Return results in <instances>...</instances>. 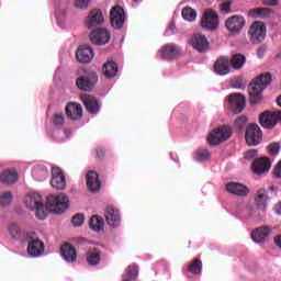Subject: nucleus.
I'll list each match as a JSON object with an SVG mask.
<instances>
[{
	"label": "nucleus",
	"instance_id": "f257e3e1",
	"mask_svg": "<svg viewBox=\"0 0 281 281\" xmlns=\"http://www.w3.org/2000/svg\"><path fill=\"white\" fill-rule=\"evenodd\" d=\"M24 203L27 210H31V212H34L35 210V216L40 221H45V218H47V212H45V207L53 214H63V212L69 207V198L63 193L59 195L50 194L47 196L45 205V201L40 193L30 192L25 196Z\"/></svg>",
	"mask_w": 281,
	"mask_h": 281
},
{
	"label": "nucleus",
	"instance_id": "f03ea898",
	"mask_svg": "<svg viewBox=\"0 0 281 281\" xmlns=\"http://www.w3.org/2000/svg\"><path fill=\"white\" fill-rule=\"evenodd\" d=\"M272 76L270 72L261 74L248 86L249 102L250 104H259L262 100V91L271 85Z\"/></svg>",
	"mask_w": 281,
	"mask_h": 281
},
{
	"label": "nucleus",
	"instance_id": "7ed1b4c3",
	"mask_svg": "<svg viewBox=\"0 0 281 281\" xmlns=\"http://www.w3.org/2000/svg\"><path fill=\"white\" fill-rule=\"evenodd\" d=\"M98 85V72L81 68L77 70L76 87L80 91L91 93Z\"/></svg>",
	"mask_w": 281,
	"mask_h": 281
},
{
	"label": "nucleus",
	"instance_id": "20e7f679",
	"mask_svg": "<svg viewBox=\"0 0 281 281\" xmlns=\"http://www.w3.org/2000/svg\"><path fill=\"white\" fill-rule=\"evenodd\" d=\"M78 247L81 249H88L86 254V260L90 267H98L102 261V250L100 248H89V241L79 237L76 239Z\"/></svg>",
	"mask_w": 281,
	"mask_h": 281
},
{
	"label": "nucleus",
	"instance_id": "39448f33",
	"mask_svg": "<svg viewBox=\"0 0 281 281\" xmlns=\"http://www.w3.org/2000/svg\"><path fill=\"white\" fill-rule=\"evenodd\" d=\"M248 37L252 45H259L267 37V26L263 22L255 21L248 29Z\"/></svg>",
	"mask_w": 281,
	"mask_h": 281
},
{
	"label": "nucleus",
	"instance_id": "423d86ee",
	"mask_svg": "<svg viewBox=\"0 0 281 281\" xmlns=\"http://www.w3.org/2000/svg\"><path fill=\"white\" fill-rule=\"evenodd\" d=\"M232 137V130L227 126L218 127L212 131L207 137V142L211 146H218L223 142H227Z\"/></svg>",
	"mask_w": 281,
	"mask_h": 281
},
{
	"label": "nucleus",
	"instance_id": "0eeeda50",
	"mask_svg": "<svg viewBox=\"0 0 281 281\" xmlns=\"http://www.w3.org/2000/svg\"><path fill=\"white\" fill-rule=\"evenodd\" d=\"M26 243H29L27 246V254L31 255L33 258H36L45 251V244L41 241L36 237V233H26Z\"/></svg>",
	"mask_w": 281,
	"mask_h": 281
},
{
	"label": "nucleus",
	"instance_id": "6e6552de",
	"mask_svg": "<svg viewBox=\"0 0 281 281\" xmlns=\"http://www.w3.org/2000/svg\"><path fill=\"white\" fill-rule=\"evenodd\" d=\"M281 122V111H265L259 115V124L263 128H274Z\"/></svg>",
	"mask_w": 281,
	"mask_h": 281
},
{
	"label": "nucleus",
	"instance_id": "1a4fd4ad",
	"mask_svg": "<svg viewBox=\"0 0 281 281\" xmlns=\"http://www.w3.org/2000/svg\"><path fill=\"white\" fill-rule=\"evenodd\" d=\"M201 27L214 32L218 27V13L212 9H206L202 14Z\"/></svg>",
	"mask_w": 281,
	"mask_h": 281
},
{
	"label": "nucleus",
	"instance_id": "9d476101",
	"mask_svg": "<svg viewBox=\"0 0 281 281\" xmlns=\"http://www.w3.org/2000/svg\"><path fill=\"white\" fill-rule=\"evenodd\" d=\"M110 23L114 30H122L124 23H126V13L120 5H115L110 11Z\"/></svg>",
	"mask_w": 281,
	"mask_h": 281
},
{
	"label": "nucleus",
	"instance_id": "9b49d317",
	"mask_svg": "<svg viewBox=\"0 0 281 281\" xmlns=\"http://www.w3.org/2000/svg\"><path fill=\"white\" fill-rule=\"evenodd\" d=\"M245 137L248 146H258V144L262 142V131L260 130V126L257 124L248 125Z\"/></svg>",
	"mask_w": 281,
	"mask_h": 281
},
{
	"label": "nucleus",
	"instance_id": "f8f14e48",
	"mask_svg": "<svg viewBox=\"0 0 281 281\" xmlns=\"http://www.w3.org/2000/svg\"><path fill=\"white\" fill-rule=\"evenodd\" d=\"M247 100L245 99V95L240 93H232L228 97V105L233 113L238 114L243 113L245 110Z\"/></svg>",
	"mask_w": 281,
	"mask_h": 281
},
{
	"label": "nucleus",
	"instance_id": "ddd939ff",
	"mask_svg": "<svg viewBox=\"0 0 281 281\" xmlns=\"http://www.w3.org/2000/svg\"><path fill=\"white\" fill-rule=\"evenodd\" d=\"M50 186L55 190H65L67 188V178H65V173L58 167L52 169Z\"/></svg>",
	"mask_w": 281,
	"mask_h": 281
},
{
	"label": "nucleus",
	"instance_id": "4468645a",
	"mask_svg": "<svg viewBox=\"0 0 281 281\" xmlns=\"http://www.w3.org/2000/svg\"><path fill=\"white\" fill-rule=\"evenodd\" d=\"M90 41L94 45H106L111 41V33L105 29H95L90 33Z\"/></svg>",
	"mask_w": 281,
	"mask_h": 281
},
{
	"label": "nucleus",
	"instance_id": "2eb2a0df",
	"mask_svg": "<svg viewBox=\"0 0 281 281\" xmlns=\"http://www.w3.org/2000/svg\"><path fill=\"white\" fill-rule=\"evenodd\" d=\"M160 56L162 60H175L181 56V48L177 44H167L161 47Z\"/></svg>",
	"mask_w": 281,
	"mask_h": 281
},
{
	"label": "nucleus",
	"instance_id": "dca6fc26",
	"mask_svg": "<svg viewBox=\"0 0 281 281\" xmlns=\"http://www.w3.org/2000/svg\"><path fill=\"white\" fill-rule=\"evenodd\" d=\"M247 21L245 20V16L243 15H233L228 18L225 22V27L228 30V32H240L243 27H245Z\"/></svg>",
	"mask_w": 281,
	"mask_h": 281
},
{
	"label": "nucleus",
	"instance_id": "f3484780",
	"mask_svg": "<svg viewBox=\"0 0 281 281\" xmlns=\"http://www.w3.org/2000/svg\"><path fill=\"white\" fill-rule=\"evenodd\" d=\"M81 102L86 106V111L90 113V115H95L100 111V102L95 97L91 94H81Z\"/></svg>",
	"mask_w": 281,
	"mask_h": 281
},
{
	"label": "nucleus",
	"instance_id": "a211bd4d",
	"mask_svg": "<svg viewBox=\"0 0 281 281\" xmlns=\"http://www.w3.org/2000/svg\"><path fill=\"white\" fill-rule=\"evenodd\" d=\"M271 170V160L267 157L257 158L252 162V171L255 175H265Z\"/></svg>",
	"mask_w": 281,
	"mask_h": 281
},
{
	"label": "nucleus",
	"instance_id": "6ab92c4d",
	"mask_svg": "<svg viewBox=\"0 0 281 281\" xmlns=\"http://www.w3.org/2000/svg\"><path fill=\"white\" fill-rule=\"evenodd\" d=\"M82 113V105L80 103L69 102L66 105V115L69 120H72L74 122L81 120Z\"/></svg>",
	"mask_w": 281,
	"mask_h": 281
},
{
	"label": "nucleus",
	"instance_id": "aec40b11",
	"mask_svg": "<svg viewBox=\"0 0 281 281\" xmlns=\"http://www.w3.org/2000/svg\"><path fill=\"white\" fill-rule=\"evenodd\" d=\"M191 45L193 49H196V52L203 53L207 52L210 49V42L207 41V37L202 34H195L191 38Z\"/></svg>",
	"mask_w": 281,
	"mask_h": 281
},
{
	"label": "nucleus",
	"instance_id": "412c9836",
	"mask_svg": "<svg viewBox=\"0 0 281 281\" xmlns=\"http://www.w3.org/2000/svg\"><path fill=\"white\" fill-rule=\"evenodd\" d=\"M105 221L108 223V225H110V227H119L120 226V222L122 221V218L120 217V211L113 206H108L105 209Z\"/></svg>",
	"mask_w": 281,
	"mask_h": 281
},
{
	"label": "nucleus",
	"instance_id": "4be33fe9",
	"mask_svg": "<svg viewBox=\"0 0 281 281\" xmlns=\"http://www.w3.org/2000/svg\"><path fill=\"white\" fill-rule=\"evenodd\" d=\"M93 48L89 46H79V48L76 52V58L79 63H82L83 65H87V63H91L93 60Z\"/></svg>",
	"mask_w": 281,
	"mask_h": 281
},
{
	"label": "nucleus",
	"instance_id": "5701e85b",
	"mask_svg": "<svg viewBox=\"0 0 281 281\" xmlns=\"http://www.w3.org/2000/svg\"><path fill=\"white\" fill-rule=\"evenodd\" d=\"M104 22V16L102 15V11L98 9H93L86 20L87 27H98V25H102Z\"/></svg>",
	"mask_w": 281,
	"mask_h": 281
},
{
	"label": "nucleus",
	"instance_id": "b1692460",
	"mask_svg": "<svg viewBox=\"0 0 281 281\" xmlns=\"http://www.w3.org/2000/svg\"><path fill=\"white\" fill-rule=\"evenodd\" d=\"M86 179H87V187L90 190V192H100V188H102V183L100 182L98 172L88 171Z\"/></svg>",
	"mask_w": 281,
	"mask_h": 281
},
{
	"label": "nucleus",
	"instance_id": "393cba45",
	"mask_svg": "<svg viewBox=\"0 0 281 281\" xmlns=\"http://www.w3.org/2000/svg\"><path fill=\"white\" fill-rule=\"evenodd\" d=\"M271 234V227L269 226H260L252 231L251 233V239L254 243H265L267 238H269V235Z\"/></svg>",
	"mask_w": 281,
	"mask_h": 281
},
{
	"label": "nucleus",
	"instance_id": "a878e982",
	"mask_svg": "<svg viewBox=\"0 0 281 281\" xmlns=\"http://www.w3.org/2000/svg\"><path fill=\"white\" fill-rule=\"evenodd\" d=\"M214 71L218 76H227L229 74V58L220 57L214 64Z\"/></svg>",
	"mask_w": 281,
	"mask_h": 281
},
{
	"label": "nucleus",
	"instance_id": "bb28decb",
	"mask_svg": "<svg viewBox=\"0 0 281 281\" xmlns=\"http://www.w3.org/2000/svg\"><path fill=\"white\" fill-rule=\"evenodd\" d=\"M226 190L231 194H236L237 196H247L249 194V189L245 187L243 183L238 182H229L226 184Z\"/></svg>",
	"mask_w": 281,
	"mask_h": 281
},
{
	"label": "nucleus",
	"instance_id": "cd10ccee",
	"mask_svg": "<svg viewBox=\"0 0 281 281\" xmlns=\"http://www.w3.org/2000/svg\"><path fill=\"white\" fill-rule=\"evenodd\" d=\"M18 179L19 172L14 169H8L0 173V181L4 183V186H12V183H16Z\"/></svg>",
	"mask_w": 281,
	"mask_h": 281
},
{
	"label": "nucleus",
	"instance_id": "c85d7f7f",
	"mask_svg": "<svg viewBox=\"0 0 281 281\" xmlns=\"http://www.w3.org/2000/svg\"><path fill=\"white\" fill-rule=\"evenodd\" d=\"M61 256L66 262H76L78 255L76 254V248L71 244H65L60 248Z\"/></svg>",
	"mask_w": 281,
	"mask_h": 281
},
{
	"label": "nucleus",
	"instance_id": "c756f323",
	"mask_svg": "<svg viewBox=\"0 0 281 281\" xmlns=\"http://www.w3.org/2000/svg\"><path fill=\"white\" fill-rule=\"evenodd\" d=\"M267 201H269V195L267 194V190L259 189L257 191V196L255 198L256 206L261 211L265 212L267 207Z\"/></svg>",
	"mask_w": 281,
	"mask_h": 281
},
{
	"label": "nucleus",
	"instance_id": "7c9ffc66",
	"mask_svg": "<svg viewBox=\"0 0 281 281\" xmlns=\"http://www.w3.org/2000/svg\"><path fill=\"white\" fill-rule=\"evenodd\" d=\"M187 271L188 273H192V276H201L203 273V261L199 258H193L187 266Z\"/></svg>",
	"mask_w": 281,
	"mask_h": 281
},
{
	"label": "nucleus",
	"instance_id": "2f4dec72",
	"mask_svg": "<svg viewBox=\"0 0 281 281\" xmlns=\"http://www.w3.org/2000/svg\"><path fill=\"white\" fill-rule=\"evenodd\" d=\"M139 276V267L135 263H132L125 269V273L122 276V281H135Z\"/></svg>",
	"mask_w": 281,
	"mask_h": 281
},
{
	"label": "nucleus",
	"instance_id": "473e14b6",
	"mask_svg": "<svg viewBox=\"0 0 281 281\" xmlns=\"http://www.w3.org/2000/svg\"><path fill=\"white\" fill-rule=\"evenodd\" d=\"M271 12L273 11L269 8H255L248 11V16L250 19H267Z\"/></svg>",
	"mask_w": 281,
	"mask_h": 281
},
{
	"label": "nucleus",
	"instance_id": "72a5a7b5",
	"mask_svg": "<svg viewBox=\"0 0 281 281\" xmlns=\"http://www.w3.org/2000/svg\"><path fill=\"white\" fill-rule=\"evenodd\" d=\"M119 70L120 67L115 61H108L103 65V75L105 76V78H115Z\"/></svg>",
	"mask_w": 281,
	"mask_h": 281
},
{
	"label": "nucleus",
	"instance_id": "f704fd0d",
	"mask_svg": "<svg viewBox=\"0 0 281 281\" xmlns=\"http://www.w3.org/2000/svg\"><path fill=\"white\" fill-rule=\"evenodd\" d=\"M32 175L36 181H45L49 175V170L43 165H37L33 168Z\"/></svg>",
	"mask_w": 281,
	"mask_h": 281
},
{
	"label": "nucleus",
	"instance_id": "c9c22d12",
	"mask_svg": "<svg viewBox=\"0 0 281 281\" xmlns=\"http://www.w3.org/2000/svg\"><path fill=\"white\" fill-rule=\"evenodd\" d=\"M9 234H11L12 238H15L16 240H26L27 234L23 232L21 226L19 224H11L9 227Z\"/></svg>",
	"mask_w": 281,
	"mask_h": 281
},
{
	"label": "nucleus",
	"instance_id": "e433bc0d",
	"mask_svg": "<svg viewBox=\"0 0 281 281\" xmlns=\"http://www.w3.org/2000/svg\"><path fill=\"white\" fill-rule=\"evenodd\" d=\"M245 63H247V57L240 53L233 55L231 58V65L233 69H243Z\"/></svg>",
	"mask_w": 281,
	"mask_h": 281
},
{
	"label": "nucleus",
	"instance_id": "4c0bfd02",
	"mask_svg": "<svg viewBox=\"0 0 281 281\" xmlns=\"http://www.w3.org/2000/svg\"><path fill=\"white\" fill-rule=\"evenodd\" d=\"M90 229L93 232H102V229H104V220L99 215H93L90 218Z\"/></svg>",
	"mask_w": 281,
	"mask_h": 281
},
{
	"label": "nucleus",
	"instance_id": "58836bf2",
	"mask_svg": "<svg viewBox=\"0 0 281 281\" xmlns=\"http://www.w3.org/2000/svg\"><path fill=\"white\" fill-rule=\"evenodd\" d=\"M182 19H184V21H195L196 20V12L194 11V9L190 8V7H186L184 9H182Z\"/></svg>",
	"mask_w": 281,
	"mask_h": 281
},
{
	"label": "nucleus",
	"instance_id": "ea45409f",
	"mask_svg": "<svg viewBox=\"0 0 281 281\" xmlns=\"http://www.w3.org/2000/svg\"><path fill=\"white\" fill-rule=\"evenodd\" d=\"M12 203V193L7 191L0 195V207H5Z\"/></svg>",
	"mask_w": 281,
	"mask_h": 281
},
{
	"label": "nucleus",
	"instance_id": "a19ab883",
	"mask_svg": "<svg viewBox=\"0 0 281 281\" xmlns=\"http://www.w3.org/2000/svg\"><path fill=\"white\" fill-rule=\"evenodd\" d=\"M52 124H54V126H63V124H65V114L55 113L52 117Z\"/></svg>",
	"mask_w": 281,
	"mask_h": 281
},
{
	"label": "nucleus",
	"instance_id": "79ce46f5",
	"mask_svg": "<svg viewBox=\"0 0 281 281\" xmlns=\"http://www.w3.org/2000/svg\"><path fill=\"white\" fill-rule=\"evenodd\" d=\"M232 3H234L232 0H226L221 3L220 12H222V14H229V12H232Z\"/></svg>",
	"mask_w": 281,
	"mask_h": 281
},
{
	"label": "nucleus",
	"instance_id": "37998d69",
	"mask_svg": "<svg viewBox=\"0 0 281 281\" xmlns=\"http://www.w3.org/2000/svg\"><path fill=\"white\" fill-rule=\"evenodd\" d=\"M247 122L248 119L245 115L239 116L236 121H235V126L236 128H238L239 131H243V128H245L247 126Z\"/></svg>",
	"mask_w": 281,
	"mask_h": 281
},
{
	"label": "nucleus",
	"instance_id": "c03bdc74",
	"mask_svg": "<svg viewBox=\"0 0 281 281\" xmlns=\"http://www.w3.org/2000/svg\"><path fill=\"white\" fill-rule=\"evenodd\" d=\"M71 223L74 227H80L82 223H85V215L82 213H78L75 216H72Z\"/></svg>",
	"mask_w": 281,
	"mask_h": 281
},
{
	"label": "nucleus",
	"instance_id": "a18cd8bd",
	"mask_svg": "<svg viewBox=\"0 0 281 281\" xmlns=\"http://www.w3.org/2000/svg\"><path fill=\"white\" fill-rule=\"evenodd\" d=\"M267 148L269 155L276 156L278 153H280L281 145L280 143H271Z\"/></svg>",
	"mask_w": 281,
	"mask_h": 281
},
{
	"label": "nucleus",
	"instance_id": "49530a36",
	"mask_svg": "<svg viewBox=\"0 0 281 281\" xmlns=\"http://www.w3.org/2000/svg\"><path fill=\"white\" fill-rule=\"evenodd\" d=\"M207 157H210V151L207 149H200L196 153L195 159L198 161H205V159H207Z\"/></svg>",
	"mask_w": 281,
	"mask_h": 281
},
{
	"label": "nucleus",
	"instance_id": "de8ad7c7",
	"mask_svg": "<svg viewBox=\"0 0 281 281\" xmlns=\"http://www.w3.org/2000/svg\"><path fill=\"white\" fill-rule=\"evenodd\" d=\"M89 3H91V0H76L75 5L82 10L85 8H89Z\"/></svg>",
	"mask_w": 281,
	"mask_h": 281
},
{
	"label": "nucleus",
	"instance_id": "09e8293b",
	"mask_svg": "<svg viewBox=\"0 0 281 281\" xmlns=\"http://www.w3.org/2000/svg\"><path fill=\"white\" fill-rule=\"evenodd\" d=\"M104 154H105L104 148L98 147L95 149V159H104Z\"/></svg>",
	"mask_w": 281,
	"mask_h": 281
},
{
	"label": "nucleus",
	"instance_id": "8fccbe9b",
	"mask_svg": "<svg viewBox=\"0 0 281 281\" xmlns=\"http://www.w3.org/2000/svg\"><path fill=\"white\" fill-rule=\"evenodd\" d=\"M256 155H258V150L256 149H250L246 153L245 155V159L251 160L254 159V157H256Z\"/></svg>",
	"mask_w": 281,
	"mask_h": 281
},
{
	"label": "nucleus",
	"instance_id": "3c124183",
	"mask_svg": "<svg viewBox=\"0 0 281 281\" xmlns=\"http://www.w3.org/2000/svg\"><path fill=\"white\" fill-rule=\"evenodd\" d=\"M266 53H267V45L260 46L257 50L258 58H263Z\"/></svg>",
	"mask_w": 281,
	"mask_h": 281
},
{
	"label": "nucleus",
	"instance_id": "603ef678",
	"mask_svg": "<svg viewBox=\"0 0 281 281\" xmlns=\"http://www.w3.org/2000/svg\"><path fill=\"white\" fill-rule=\"evenodd\" d=\"M262 5H270V7H276L278 5V0H261Z\"/></svg>",
	"mask_w": 281,
	"mask_h": 281
},
{
	"label": "nucleus",
	"instance_id": "864d4df0",
	"mask_svg": "<svg viewBox=\"0 0 281 281\" xmlns=\"http://www.w3.org/2000/svg\"><path fill=\"white\" fill-rule=\"evenodd\" d=\"M245 88V85H243V82L240 81H235L233 83V89H244Z\"/></svg>",
	"mask_w": 281,
	"mask_h": 281
},
{
	"label": "nucleus",
	"instance_id": "5fc2aeb1",
	"mask_svg": "<svg viewBox=\"0 0 281 281\" xmlns=\"http://www.w3.org/2000/svg\"><path fill=\"white\" fill-rule=\"evenodd\" d=\"M269 191L270 192H278V187L272 184V186L269 187Z\"/></svg>",
	"mask_w": 281,
	"mask_h": 281
},
{
	"label": "nucleus",
	"instance_id": "6e6d98bb",
	"mask_svg": "<svg viewBox=\"0 0 281 281\" xmlns=\"http://www.w3.org/2000/svg\"><path fill=\"white\" fill-rule=\"evenodd\" d=\"M277 104L281 108V95L277 98Z\"/></svg>",
	"mask_w": 281,
	"mask_h": 281
},
{
	"label": "nucleus",
	"instance_id": "4d7b16f0",
	"mask_svg": "<svg viewBox=\"0 0 281 281\" xmlns=\"http://www.w3.org/2000/svg\"><path fill=\"white\" fill-rule=\"evenodd\" d=\"M169 30H175V24H170Z\"/></svg>",
	"mask_w": 281,
	"mask_h": 281
},
{
	"label": "nucleus",
	"instance_id": "13d9d810",
	"mask_svg": "<svg viewBox=\"0 0 281 281\" xmlns=\"http://www.w3.org/2000/svg\"><path fill=\"white\" fill-rule=\"evenodd\" d=\"M64 133H65L66 135H69L70 132H69V130H65Z\"/></svg>",
	"mask_w": 281,
	"mask_h": 281
},
{
	"label": "nucleus",
	"instance_id": "bf43d9fd",
	"mask_svg": "<svg viewBox=\"0 0 281 281\" xmlns=\"http://www.w3.org/2000/svg\"><path fill=\"white\" fill-rule=\"evenodd\" d=\"M134 1V3H139V1H142V0H133Z\"/></svg>",
	"mask_w": 281,
	"mask_h": 281
}]
</instances>
